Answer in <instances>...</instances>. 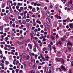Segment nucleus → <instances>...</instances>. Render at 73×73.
Returning <instances> with one entry per match:
<instances>
[{
  "label": "nucleus",
  "instance_id": "6ab92c4d",
  "mask_svg": "<svg viewBox=\"0 0 73 73\" xmlns=\"http://www.w3.org/2000/svg\"><path fill=\"white\" fill-rule=\"evenodd\" d=\"M15 71H16V73H18V72H19V69H16L15 70Z\"/></svg>",
  "mask_w": 73,
  "mask_h": 73
},
{
  "label": "nucleus",
  "instance_id": "09e8293b",
  "mask_svg": "<svg viewBox=\"0 0 73 73\" xmlns=\"http://www.w3.org/2000/svg\"><path fill=\"white\" fill-rule=\"evenodd\" d=\"M67 11H70V8H67Z\"/></svg>",
  "mask_w": 73,
  "mask_h": 73
},
{
  "label": "nucleus",
  "instance_id": "39448f33",
  "mask_svg": "<svg viewBox=\"0 0 73 73\" xmlns=\"http://www.w3.org/2000/svg\"><path fill=\"white\" fill-rule=\"evenodd\" d=\"M28 46L30 47V49H32V45L31 44H29L28 45Z\"/></svg>",
  "mask_w": 73,
  "mask_h": 73
},
{
  "label": "nucleus",
  "instance_id": "7c9ffc66",
  "mask_svg": "<svg viewBox=\"0 0 73 73\" xmlns=\"http://www.w3.org/2000/svg\"><path fill=\"white\" fill-rule=\"evenodd\" d=\"M27 12H28L27 11H25L23 12V13H25V14H26Z\"/></svg>",
  "mask_w": 73,
  "mask_h": 73
},
{
  "label": "nucleus",
  "instance_id": "9d476101",
  "mask_svg": "<svg viewBox=\"0 0 73 73\" xmlns=\"http://www.w3.org/2000/svg\"><path fill=\"white\" fill-rule=\"evenodd\" d=\"M36 23H38L39 24H41V22L40 21L37 20L36 21Z\"/></svg>",
  "mask_w": 73,
  "mask_h": 73
},
{
  "label": "nucleus",
  "instance_id": "f3484780",
  "mask_svg": "<svg viewBox=\"0 0 73 73\" xmlns=\"http://www.w3.org/2000/svg\"><path fill=\"white\" fill-rule=\"evenodd\" d=\"M17 5H18V6H20V5H21V6H22L23 4L22 3H18L17 4Z\"/></svg>",
  "mask_w": 73,
  "mask_h": 73
},
{
  "label": "nucleus",
  "instance_id": "393cba45",
  "mask_svg": "<svg viewBox=\"0 0 73 73\" xmlns=\"http://www.w3.org/2000/svg\"><path fill=\"white\" fill-rule=\"evenodd\" d=\"M36 11V9L35 8H33L32 9V12H35Z\"/></svg>",
  "mask_w": 73,
  "mask_h": 73
},
{
  "label": "nucleus",
  "instance_id": "9b49d317",
  "mask_svg": "<svg viewBox=\"0 0 73 73\" xmlns=\"http://www.w3.org/2000/svg\"><path fill=\"white\" fill-rule=\"evenodd\" d=\"M51 38H52V40H55V38L53 35L51 36Z\"/></svg>",
  "mask_w": 73,
  "mask_h": 73
},
{
  "label": "nucleus",
  "instance_id": "a878e982",
  "mask_svg": "<svg viewBox=\"0 0 73 73\" xmlns=\"http://www.w3.org/2000/svg\"><path fill=\"white\" fill-rule=\"evenodd\" d=\"M16 8L17 9V10H18V9H19V6L18 5H17L16 6Z\"/></svg>",
  "mask_w": 73,
  "mask_h": 73
},
{
  "label": "nucleus",
  "instance_id": "c756f323",
  "mask_svg": "<svg viewBox=\"0 0 73 73\" xmlns=\"http://www.w3.org/2000/svg\"><path fill=\"white\" fill-rule=\"evenodd\" d=\"M31 62H33V60H32V56H31Z\"/></svg>",
  "mask_w": 73,
  "mask_h": 73
},
{
  "label": "nucleus",
  "instance_id": "f257e3e1",
  "mask_svg": "<svg viewBox=\"0 0 73 73\" xmlns=\"http://www.w3.org/2000/svg\"><path fill=\"white\" fill-rule=\"evenodd\" d=\"M46 13L48 17H50V13H49L48 11H47L46 12Z\"/></svg>",
  "mask_w": 73,
  "mask_h": 73
},
{
  "label": "nucleus",
  "instance_id": "5701e85b",
  "mask_svg": "<svg viewBox=\"0 0 73 73\" xmlns=\"http://www.w3.org/2000/svg\"><path fill=\"white\" fill-rule=\"evenodd\" d=\"M19 61H18V60L16 61V62H15L16 64V65H17V64H19Z\"/></svg>",
  "mask_w": 73,
  "mask_h": 73
},
{
  "label": "nucleus",
  "instance_id": "1a4fd4ad",
  "mask_svg": "<svg viewBox=\"0 0 73 73\" xmlns=\"http://www.w3.org/2000/svg\"><path fill=\"white\" fill-rule=\"evenodd\" d=\"M25 42H26V43H28V42H29L31 41V40L28 39L27 40H25Z\"/></svg>",
  "mask_w": 73,
  "mask_h": 73
},
{
  "label": "nucleus",
  "instance_id": "aec40b11",
  "mask_svg": "<svg viewBox=\"0 0 73 73\" xmlns=\"http://www.w3.org/2000/svg\"><path fill=\"white\" fill-rule=\"evenodd\" d=\"M28 8H29L30 9H32V6H29L28 7Z\"/></svg>",
  "mask_w": 73,
  "mask_h": 73
},
{
  "label": "nucleus",
  "instance_id": "a18cd8bd",
  "mask_svg": "<svg viewBox=\"0 0 73 73\" xmlns=\"http://www.w3.org/2000/svg\"><path fill=\"white\" fill-rule=\"evenodd\" d=\"M18 52H16L15 53V55H16V56H17L18 55Z\"/></svg>",
  "mask_w": 73,
  "mask_h": 73
},
{
  "label": "nucleus",
  "instance_id": "f704fd0d",
  "mask_svg": "<svg viewBox=\"0 0 73 73\" xmlns=\"http://www.w3.org/2000/svg\"><path fill=\"white\" fill-rule=\"evenodd\" d=\"M5 4H2V7H3V8H4L5 7Z\"/></svg>",
  "mask_w": 73,
  "mask_h": 73
},
{
  "label": "nucleus",
  "instance_id": "4d7b16f0",
  "mask_svg": "<svg viewBox=\"0 0 73 73\" xmlns=\"http://www.w3.org/2000/svg\"><path fill=\"white\" fill-rule=\"evenodd\" d=\"M20 9L22 11V10H23V7H20Z\"/></svg>",
  "mask_w": 73,
  "mask_h": 73
},
{
  "label": "nucleus",
  "instance_id": "680f3d73",
  "mask_svg": "<svg viewBox=\"0 0 73 73\" xmlns=\"http://www.w3.org/2000/svg\"><path fill=\"white\" fill-rule=\"evenodd\" d=\"M23 70H20V71L19 72L20 73H23Z\"/></svg>",
  "mask_w": 73,
  "mask_h": 73
},
{
  "label": "nucleus",
  "instance_id": "7ed1b4c3",
  "mask_svg": "<svg viewBox=\"0 0 73 73\" xmlns=\"http://www.w3.org/2000/svg\"><path fill=\"white\" fill-rule=\"evenodd\" d=\"M67 46H68V45H71V46H73V44H72V43L71 42H70L69 40L68 41V42L67 44Z\"/></svg>",
  "mask_w": 73,
  "mask_h": 73
},
{
  "label": "nucleus",
  "instance_id": "de8ad7c7",
  "mask_svg": "<svg viewBox=\"0 0 73 73\" xmlns=\"http://www.w3.org/2000/svg\"><path fill=\"white\" fill-rule=\"evenodd\" d=\"M58 16L57 14H56L55 16V17H56V18H57V19H58Z\"/></svg>",
  "mask_w": 73,
  "mask_h": 73
},
{
  "label": "nucleus",
  "instance_id": "cd10ccee",
  "mask_svg": "<svg viewBox=\"0 0 73 73\" xmlns=\"http://www.w3.org/2000/svg\"><path fill=\"white\" fill-rule=\"evenodd\" d=\"M17 43H18V44H19V45H21V42L19 41L17 42Z\"/></svg>",
  "mask_w": 73,
  "mask_h": 73
},
{
  "label": "nucleus",
  "instance_id": "49530a36",
  "mask_svg": "<svg viewBox=\"0 0 73 73\" xmlns=\"http://www.w3.org/2000/svg\"><path fill=\"white\" fill-rule=\"evenodd\" d=\"M31 55H32V56H35V54L33 53H31Z\"/></svg>",
  "mask_w": 73,
  "mask_h": 73
},
{
  "label": "nucleus",
  "instance_id": "72a5a7b5",
  "mask_svg": "<svg viewBox=\"0 0 73 73\" xmlns=\"http://www.w3.org/2000/svg\"><path fill=\"white\" fill-rule=\"evenodd\" d=\"M35 59H37V56H38V55L36 54V55H35Z\"/></svg>",
  "mask_w": 73,
  "mask_h": 73
},
{
  "label": "nucleus",
  "instance_id": "2f4dec72",
  "mask_svg": "<svg viewBox=\"0 0 73 73\" xmlns=\"http://www.w3.org/2000/svg\"><path fill=\"white\" fill-rule=\"evenodd\" d=\"M26 21L27 22H29V21H30V19H27Z\"/></svg>",
  "mask_w": 73,
  "mask_h": 73
},
{
  "label": "nucleus",
  "instance_id": "6e6d98bb",
  "mask_svg": "<svg viewBox=\"0 0 73 73\" xmlns=\"http://www.w3.org/2000/svg\"><path fill=\"white\" fill-rule=\"evenodd\" d=\"M10 11L11 13H12V9H10Z\"/></svg>",
  "mask_w": 73,
  "mask_h": 73
},
{
  "label": "nucleus",
  "instance_id": "79ce46f5",
  "mask_svg": "<svg viewBox=\"0 0 73 73\" xmlns=\"http://www.w3.org/2000/svg\"><path fill=\"white\" fill-rule=\"evenodd\" d=\"M20 35H21L22 34V33H23V31L21 30L20 32Z\"/></svg>",
  "mask_w": 73,
  "mask_h": 73
},
{
  "label": "nucleus",
  "instance_id": "338daca9",
  "mask_svg": "<svg viewBox=\"0 0 73 73\" xmlns=\"http://www.w3.org/2000/svg\"><path fill=\"white\" fill-rule=\"evenodd\" d=\"M44 35H47V32H45L44 33Z\"/></svg>",
  "mask_w": 73,
  "mask_h": 73
},
{
  "label": "nucleus",
  "instance_id": "0eeeda50",
  "mask_svg": "<svg viewBox=\"0 0 73 73\" xmlns=\"http://www.w3.org/2000/svg\"><path fill=\"white\" fill-rule=\"evenodd\" d=\"M36 46H34V48L33 49V51L34 52H36Z\"/></svg>",
  "mask_w": 73,
  "mask_h": 73
},
{
  "label": "nucleus",
  "instance_id": "052dcab7",
  "mask_svg": "<svg viewBox=\"0 0 73 73\" xmlns=\"http://www.w3.org/2000/svg\"><path fill=\"white\" fill-rule=\"evenodd\" d=\"M12 26L13 27H15V23H13V24Z\"/></svg>",
  "mask_w": 73,
  "mask_h": 73
},
{
  "label": "nucleus",
  "instance_id": "f8f14e48",
  "mask_svg": "<svg viewBox=\"0 0 73 73\" xmlns=\"http://www.w3.org/2000/svg\"><path fill=\"white\" fill-rule=\"evenodd\" d=\"M61 58H56V60L58 61H59V62H60V59H61Z\"/></svg>",
  "mask_w": 73,
  "mask_h": 73
},
{
  "label": "nucleus",
  "instance_id": "8fccbe9b",
  "mask_svg": "<svg viewBox=\"0 0 73 73\" xmlns=\"http://www.w3.org/2000/svg\"><path fill=\"white\" fill-rule=\"evenodd\" d=\"M1 47L2 48H4V45L3 44L1 45Z\"/></svg>",
  "mask_w": 73,
  "mask_h": 73
},
{
  "label": "nucleus",
  "instance_id": "ddd939ff",
  "mask_svg": "<svg viewBox=\"0 0 73 73\" xmlns=\"http://www.w3.org/2000/svg\"><path fill=\"white\" fill-rule=\"evenodd\" d=\"M68 48L69 51H71L72 49V47H68Z\"/></svg>",
  "mask_w": 73,
  "mask_h": 73
},
{
  "label": "nucleus",
  "instance_id": "5fc2aeb1",
  "mask_svg": "<svg viewBox=\"0 0 73 73\" xmlns=\"http://www.w3.org/2000/svg\"><path fill=\"white\" fill-rule=\"evenodd\" d=\"M46 50V48H43L42 49V50L43 51H45Z\"/></svg>",
  "mask_w": 73,
  "mask_h": 73
},
{
  "label": "nucleus",
  "instance_id": "4be33fe9",
  "mask_svg": "<svg viewBox=\"0 0 73 73\" xmlns=\"http://www.w3.org/2000/svg\"><path fill=\"white\" fill-rule=\"evenodd\" d=\"M5 21L6 23H9V20L7 19L5 20Z\"/></svg>",
  "mask_w": 73,
  "mask_h": 73
},
{
  "label": "nucleus",
  "instance_id": "dca6fc26",
  "mask_svg": "<svg viewBox=\"0 0 73 73\" xmlns=\"http://www.w3.org/2000/svg\"><path fill=\"white\" fill-rule=\"evenodd\" d=\"M5 46H6V47H8V48H10V45H7V44L5 45Z\"/></svg>",
  "mask_w": 73,
  "mask_h": 73
},
{
  "label": "nucleus",
  "instance_id": "e433bc0d",
  "mask_svg": "<svg viewBox=\"0 0 73 73\" xmlns=\"http://www.w3.org/2000/svg\"><path fill=\"white\" fill-rule=\"evenodd\" d=\"M48 47H49V48H51L52 47V46H51V45L50 44H49L48 45Z\"/></svg>",
  "mask_w": 73,
  "mask_h": 73
},
{
  "label": "nucleus",
  "instance_id": "69168bd1",
  "mask_svg": "<svg viewBox=\"0 0 73 73\" xmlns=\"http://www.w3.org/2000/svg\"><path fill=\"white\" fill-rule=\"evenodd\" d=\"M61 40L62 41H64V38H61Z\"/></svg>",
  "mask_w": 73,
  "mask_h": 73
},
{
  "label": "nucleus",
  "instance_id": "13d9d810",
  "mask_svg": "<svg viewBox=\"0 0 73 73\" xmlns=\"http://www.w3.org/2000/svg\"><path fill=\"white\" fill-rule=\"evenodd\" d=\"M24 15V14L23 13H20V15L21 16H23V15Z\"/></svg>",
  "mask_w": 73,
  "mask_h": 73
},
{
  "label": "nucleus",
  "instance_id": "e2e57ef3",
  "mask_svg": "<svg viewBox=\"0 0 73 73\" xmlns=\"http://www.w3.org/2000/svg\"><path fill=\"white\" fill-rule=\"evenodd\" d=\"M3 28L2 27H0V30H3Z\"/></svg>",
  "mask_w": 73,
  "mask_h": 73
},
{
  "label": "nucleus",
  "instance_id": "c85d7f7f",
  "mask_svg": "<svg viewBox=\"0 0 73 73\" xmlns=\"http://www.w3.org/2000/svg\"><path fill=\"white\" fill-rule=\"evenodd\" d=\"M13 31H14V33H16V31L15 29H13L12 30Z\"/></svg>",
  "mask_w": 73,
  "mask_h": 73
},
{
  "label": "nucleus",
  "instance_id": "20e7f679",
  "mask_svg": "<svg viewBox=\"0 0 73 73\" xmlns=\"http://www.w3.org/2000/svg\"><path fill=\"white\" fill-rule=\"evenodd\" d=\"M60 61L62 64H64V62H65V61H64V60H63V59L62 58H60Z\"/></svg>",
  "mask_w": 73,
  "mask_h": 73
},
{
  "label": "nucleus",
  "instance_id": "b1692460",
  "mask_svg": "<svg viewBox=\"0 0 73 73\" xmlns=\"http://www.w3.org/2000/svg\"><path fill=\"white\" fill-rule=\"evenodd\" d=\"M58 70L59 71V72H62V70H61V68H58Z\"/></svg>",
  "mask_w": 73,
  "mask_h": 73
},
{
  "label": "nucleus",
  "instance_id": "f03ea898",
  "mask_svg": "<svg viewBox=\"0 0 73 73\" xmlns=\"http://www.w3.org/2000/svg\"><path fill=\"white\" fill-rule=\"evenodd\" d=\"M60 68L61 69H62L64 71H66V68H65V67L64 66L61 65Z\"/></svg>",
  "mask_w": 73,
  "mask_h": 73
},
{
  "label": "nucleus",
  "instance_id": "423d86ee",
  "mask_svg": "<svg viewBox=\"0 0 73 73\" xmlns=\"http://www.w3.org/2000/svg\"><path fill=\"white\" fill-rule=\"evenodd\" d=\"M73 24L72 23H69V26L70 28H73Z\"/></svg>",
  "mask_w": 73,
  "mask_h": 73
},
{
  "label": "nucleus",
  "instance_id": "412c9836",
  "mask_svg": "<svg viewBox=\"0 0 73 73\" xmlns=\"http://www.w3.org/2000/svg\"><path fill=\"white\" fill-rule=\"evenodd\" d=\"M5 63L6 65H8V63H9V62L6 61Z\"/></svg>",
  "mask_w": 73,
  "mask_h": 73
},
{
  "label": "nucleus",
  "instance_id": "c03bdc74",
  "mask_svg": "<svg viewBox=\"0 0 73 73\" xmlns=\"http://www.w3.org/2000/svg\"><path fill=\"white\" fill-rule=\"evenodd\" d=\"M17 5V4H16V3H14V4H13V5H14V6H16V5Z\"/></svg>",
  "mask_w": 73,
  "mask_h": 73
},
{
  "label": "nucleus",
  "instance_id": "ea45409f",
  "mask_svg": "<svg viewBox=\"0 0 73 73\" xmlns=\"http://www.w3.org/2000/svg\"><path fill=\"white\" fill-rule=\"evenodd\" d=\"M33 72H34V70H32L30 71L29 73H32Z\"/></svg>",
  "mask_w": 73,
  "mask_h": 73
},
{
  "label": "nucleus",
  "instance_id": "774afa93",
  "mask_svg": "<svg viewBox=\"0 0 73 73\" xmlns=\"http://www.w3.org/2000/svg\"><path fill=\"white\" fill-rule=\"evenodd\" d=\"M69 73H72V70H69Z\"/></svg>",
  "mask_w": 73,
  "mask_h": 73
},
{
  "label": "nucleus",
  "instance_id": "603ef678",
  "mask_svg": "<svg viewBox=\"0 0 73 73\" xmlns=\"http://www.w3.org/2000/svg\"><path fill=\"white\" fill-rule=\"evenodd\" d=\"M29 65L30 66H31V65H32V64L31 62H30L29 64Z\"/></svg>",
  "mask_w": 73,
  "mask_h": 73
},
{
  "label": "nucleus",
  "instance_id": "a211bd4d",
  "mask_svg": "<svg viewBox=\"0 0 73 73\" xmlns=\"http://www.w3.org/2000/svg\"><path fill=\"white\" fill-rule=\"evenodd\" d=\"M30 58V56L29 55H27V57H26V58H27V60H28V59H29Z\"/></svg>",
  "mask_w": 73,
  "mask_h": 73
},
{
  "label": "nucleus",
  "instance_id": "864d4df0",
  "mask_svg": "<svg viewBox=\"0 0 73 73\" xmlns=\"http://www.w3.org/2000/svg\"><path fill=\"white\" fill-rule=\"evenodd\" d=\"M39 9H40V8H39V7H36V10L37 11H39Z\"/></svg>",
  "mask_w": 73,
  "mask_h": 73
},
{
  "label": "nucleus",
  "instance_id": "37998d69",
  "mask_svg": "<svg viewBox=\"0 0 73 73\" xmlns=\"http://www.w3.org/2000/svg\"><path fill=\"white\" fill-rule=\"evenodd\" d=\"M18 10L19 12H22V10H21V9H18Z\"/></svg>",
  "mask_w": 73,
  "mask_h": 73
},
{
  "label": "nucleus",
  "instance_id": "4468645a",
  "mask_svg": "<svg viewBox=\"0 0 73 73\" xmlns=\"http://www.w3.org/2000/svg\"><path fill=\"white\" fill-rule=\"evenodd\" d=\"M33 26H36L37 25V23L36 22H34L33 23Z\"/></svg>",
  "mask_w": 73,
  "mask_h": 73
},
{
  "label": "nucleus",
  "instance_id": "2eb2a0df",
  "mask_svg": "<svg viewBox=\"0 0 73 73\" xmlns=\"http://www.w3.org/2000/svg\"><path fill=\"white\" fill-rule=\"evenodd\" d=\"M22 23H23V24H26V21H25V20H23V21Z\"/></svg>",
  "mask_w": 73,
  "mask_h": 73
},
{
  "label": "nucleus",
  "instance_id": "3c124183",
  "mask_svg": "<svg viewBox=\"0 0 73 73\" xmlns=\"http://www.w3.org/2000/svg\"><path fill=\"white\" fill-rule=\"evenodd\" d=\"M0 65H1V66H4V64H3L2 63H1L0 64Z\"/></svg>",
  "mask_w": 73,
  "mask_h": 73
},
{
  "label": "nucleus",
  "instance_id": "4c0bfd02",
  "mask_svg": "<svg viewBox=\"0 0 73 73\" xmlns=\"http://www.w3.org/2000/svg\"><path fill=\"white\" fill-rule=\"evenodd\" d=\"M40 27L42 28H44V26L42 25H40Z\"/></svg>",
  "mask_w": 73,
  "mask_h": 73
},
{
  "label": "nucleus",
  "instance_id": "473e14b6",
  "mask_svg": "<svg viewBox=\"0 0 73 73\" xmlns=\"http://www.w3.org/2000/svg\"><path fill=\"white\" fill-rule=\"evenodd\" d=\"M11 35H12V36H15V35L13 33H12Z\"/></svg>",
  "mask_w": 73,
  "mask_h": 73
},
{
  "label": "nucleus",
  "instance_id": "a19ab883",
  "mask_svg": "<svg viewBox=\"0 0 73 73\" xmlns=\"http://www.w3.org/2000/svg\"><path fill=\"white\" fill-rule=\"evenodd\" d=\"M20 58H21L22 59V60L23 59L22 58H23V56H22V55H20Z\"/></svg>",
  "mask_w": 73,
  "mask_h": 73
},
{
  "label": "nucleus",
  "instance_id": "6e6552de",
  "mask_svg": "<svg viewBox=\"0 0 73 73\" xmlns=\"http://www.w3.org/2000/svg\"><path fill=\"white\" fill-rule=\"evenodd\" d=\"M59 43V44L60 45V46H62V42H61V41H60L58 42Z\"/></svg>",
  "mask_w": 73,
  "mask_h": 73
},
{
  "label": "nucleus",
  "instance_id": "c9c22d12",
  "mask_svg": "<svg viewBox=\"0 0 73 73\" xmlns=\"http://www.w3.org/2000/svg\"><path fill=\"white\" fill-rule=\"evenodd\" d=\"M41 68V66H39L38 67V69H40Z\"/></svg>",
  "mask_w": 73,
  "mask_h": 73
},
{
  "label": "nucleus",
  "instance_id": "58836bf2",
  "mask_svg": "<svg viewBox=\"0 0 73 73\" xmlns=\"http://www.w3.org/2000/svg\"><path fill=\"white\" fill-rule=\"evenodd\" d=\"M29 13L31 14V15H33V13L32 11H29Z\"/></svg>",
  "mask_w": 73,
  "mask_h": 73
},
{
  "label": "nucleus",
  "instance_id": "0e129e2a",
  "mask_svg": "<svg viewBox=\"0 0 73 73\" xmlns=\"http://www.w3.org/2000/svg\"><path fill=\"white\" fill-rule=\"evenodd\" d=\"M41 33H44V31L43 30H42L41 31Z\"/></svg>",
  "mask_w": 73,
  "mask_h": 73
},
{
  "label": "nucleus",
  "instance_id": "bf43d9fd",
  "mask_svg": "<svg viewBox=\"0 0 73 73\" xmlns=\"http://www.w3.org/2000/svg\"><path fill=\"white\" fill-rule=\"evenodd\" d=\"M11 20L13 21H15V18Z\"/></svg>",
  "mask_w": 73,
  "mask_h": 73
},
{
  "label": "nucleus",
  "instance_id": "bb28decb",
  "mask_svg": "<svg viewBox=\"0 0 73 73\" xmlns=\"http://www.w3.org/2000/svg\"><path fill=\"white\" fill-rule=\"evenodd\" d=\"M72 1H71L68 2V4H70H70H72Z\"/></svg>",
  "mask_w": 73,
  "mask_h": 73
}]
</instances>
